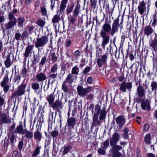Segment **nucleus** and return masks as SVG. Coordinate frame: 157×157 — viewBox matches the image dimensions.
Segmentation results:
<instances>
[{
  "instance_id": "obj_54",
  "label": "nucleus",
  "mask_w": 157,
  "mask_h": 157,
  "mask_svg": "<svg viewBox=\"0 0 157 157\" xmlns=\"http://www.w3.org/2000/svg\"><path fill=\"white\" fill-rule=\"evenodd\" d=\"M5 104V100L3 98L0 96V109H2V106Z\"/></svg>"
},
{
  "instance_id": "obj_46",
  "label": "nucleus",
  "mask_w": 157,
  "mask_h": 157,
  "mask_svg": "<svg viewBox=\"0 0 157 157\" xmlns=\"http://www.w3.org/2000/svg\"><path fill=\"white\" fill-rule=\"evenodd\" d=\"M71 148V147L70 146H67L64 148L63 153V155H65L68 153Z\"/></svg>"
},
{
  "instance_id": "obj_55",
  "label": "nucleus",
  "mask_w": 157,
  "mask_h": 157,
  "mask_svg": "<svg viewBox=\"0 0 157 157\" xmlns=\"http://www.w3.org/2000/svg\"><path fill=\"white\" fill-rule=\"evenodd\" d=\"M59 19V16L57 15H55L52 19V22L54 23H56L58 22Z\"/></svg>"
},
{
  "instance_id": "obj_14",
  "label": "nucleus",
  "mask_w": 157,
  "mask_h": 157,
  "mask_svg": "<svg viewBox=\"0 0 157 157\" xmlns=\"http://www.w3.org/2000/svg\"><path fill=\"white\" fill-rule=\"evenodd\" d=\"M150 103L151 101L148 99L142 101L141 105L142 109L144 110H147V111L150 110L151 109Z\"/></svg>"
},
{
  "instance_id": "obj_6",
  "label": "nucleus",
  "mask_w": 157,
  "mask_h": 157,
  "mask_svg": "<svg viewBox=\"0 0 157 157\" xmlns=\"http://www.w3.org/2000/svg\"><path fill=\"white\" fill-rule=\"evenodd\" d=\"M9 79L8 76L6 75L4 77L3 79L1 82V86L3 89L5 93H7L9 90L10 85L9 84Z\"/></svg>"
},
{
  "instance_id": "obj_21",
  "label": "nucleus",
  "mask_w": 157,
  "mask_h": 157,
  "mask_svg": "<svg viewBox=\"0 0 157 157\" xmlns=\"http://www.w3.org/2000/svg\"><path fill=\"white\" fill-rule=\"evenodd\" d=\"M101 124V122L98 120V116L95 115H94L92 126L97 127L100 126Z\"/></svg>"
},
{
  "instance_id": "obj_10",
  "label": "nucleus",
  "mask_w": 157,
  "mask_h": 157,
  "mask_svg": "<svg viewBox=\"0 0 157 157\" xmlns=\"http://www.w3.org/2000/svg\"><path fill=\"white\" fill-rule=\"evenodd\" d=\"M54 110L58 112H59L63 107V104L61 100H56L51 105Z\"/></svg>"
},
{
  "instance_id": "obj_44",
  "label": "nucleus",
  "mask_w": 157,
  "mask_h": 157,
  "mask_svg": "<svg viewBox=\"0 0 157 157\" xmlns=\"http://www.w3.org/2000/svg\"><path fill=\"white\" fill-rule=\"evenodd\" d=\"M79 7L78 6H75V7L73 11V15L75 17H77L78 15L79 10Z\"/></svg>"
},
{
  "instance_id": "obj_1",
  "label": "nucleus",
  "mask_w": 157,
  "mask_h": 157,
  "mask_svg": "<svg viewBox=\"0 0 157 157\" xmlns=\"http://www.w3.org/2000/svg\"><path fill=\"white\" fill-rule=\"evenodd\" d=\"M111 29V25L108 23L105 22L102 26V29L100 32V35L102 38L101 46L104 48L109 41V35Z\"/></svg>"
},
{
  "instance_id": "obj_19",
  "label": "nucleus",
  "mask_w": 157,
  "mask_h": 157,
  "mask_svg": "<svg viewBox=\"0 0 157 157\" xmlns=\"http://www.w3.org/2000/svg\"><path fill=\"white\" fill-rule=\"evenodd\" d=\"M145 91L142 86L140 85L137 89L136 92L138 96L140 98L144 97L145 96Z\"/></svg>"
},
{
  "instance_id": "obj_20",
  "label": "nucleus",
  "mask_w": 157,
  "mask_h": 157,
  "mask_svg": "<svg viewBox=\"0 0 157 157\" xmlns=\"http://www.w3.org/2000/svg\"><path fill=\"white\" fill-rule=\"evenodd\" d=\"M75 122L76 120L74 118L72 117L69 118L67 121V126L74 128Z\"/></svg>"
},
{
  "instance_id": "obj_48",
  "label": "nucleus",
  "mask_w": 157,
  "mask_h": 157,
  "mask_svg": "<svg viewBox=\"0 0 157 157\" xmlns=\"http://www.w3.org/2000/svg\"><path fill=\"white\" fill-rule=\"evenodd\" d=\"M106 149H104V147H102L101 148H99L98 150V153L101 155H105L106 153Z\"/></svg>"
},
{
  "instance_id": "obj_7",
  "label": "nucleus",
  "mask_w": 157,
  "mask_h": 157,
  "mask_svg": "<svg viewBox=\"0 0 157 157\" xmlns=\"http://www.w3.org/2000/svg\"><path fill=\"white\" fill-rule=\"evenodd\" d=\"M132 87V83L129 82H122L120 85V90L122 92H125L126 89L129 91H131Z\"/></svg>"
},
{
  "instance_id": "obj_30",
  "label": "nucleus",
  "mask_w": 157,
  "mask_h": 157,
  "mask_svg": "<svg viewBox=\"0 0 157 157\" xmlns=\"http://www.w3.org/2000/svg\"><path fill=\"white\" fill-rule=\"evenodd\" d=\"M16 23V22L10 21L5 24V29H10L15 25Z\"/></svg>"
},
{
  "instance_id": "obj_50",
  "label": "nucleus",
  "mask_w": 157,
  "mask_h": 157,
  "mask_svg": "<svg viewBox=\"0 0 157 157\" xmlns=\"http://www.w3.org/2000/svg\"><path fill=\"white\" fill-rule=\"evenodd\" d=\"M109 140L108 139H107L103 142L102 147H104V149H106L109 146Z\"/></svg>"
},
{
  "instance_id": "obj_33",
  "label": "nucleus",
  "mask_w": 157,
  "mask_h": 157,
  "mask_svg": "<svg viewBox=\"0 0 157 157\" xmlns=\"http://www.w3.org/2000/svg\"><path fill=\"white\" fill-rule=\"evenodd\" d=\"M50 58L53 62H55L57 59V57L55 53L53 52H51L50 53Z\"/></svg>"
},
{
  "instance_id": "obj_18",
  "label": "nucleus",
  "mask_w": 157,
  "mask_h": 157,
  "mask_svg": "<svg viewBox=\"0 0 157 157\" xmlns=\"http://www.w3.org/2000/svg\"><path fill=\"white\" fill-rule=\"evenodd\" d=\"M36 80L39 82H42L47 78L46 75L42 72L38 73L36 76Z\"/></svg>"
},
{
  "instance_id": "obj_11",
  "label": "nucleus",
  "mask_w": 157,
  "mask_h": 157,
  "mask_svg": "<svg viewBox=\"0 0 157 157\" xmlns=\"http://www.w3.org/2000/svg\"><path fill=\"white\" fill-rule=\"evenodd\" d=\"M108 54L107 53L102 56L101 58L97 59V63L99 67H101L104 64L107 63V60L108 58Z\"/></svg>"
},
{
  "instance_id": "obj_12",
  "label": "nucleus",
  "mask_w": 157,
  "mask_h": 157,
  "mask_svg": "<svg viewBox=\"0 0 157 157\" xmlns=\"http://www.w3.org/2000/svg\"><path fill=\"white\" fill-rule=\"evenodd\" d=\"M119 19H116L115 20L113 23L112 28L110 32L112 36H113L116 32L118 31V27L119 26Z\"/></svg>"
},
{
  "instance_id": "obj_56",
  "label": "nucleus",
  "mask_w": 157,
  "mask_h": 157,
  "mask_svg": "<svg viewBox=\"0 0 157 157\" xmlns=\"http://www.w3.org/2000/svg\"><path fill=\"white\" fill-rule=\"evenodd\" d=\"M59 132L56 130H54L51 132V135L53 137H56L58 136Z\"/></svg>"
},
{
  "instance_id": "obj_35",
  "label": "nucleus",
  "mask_w": 157,
  "mask_h": 157,
  "mask_svg": "<svg viewBox=\"0 0 157 157\" xmlns=\"http://www.w3.org/2000/svg\"><path fill=\"white\" fill-rule=\"evenodd\" d=\"M32 88L35 90H36L40 88L39 84L37 82H34L31 85Z\"/></svg>"
},
{
  "instance_id": "obj_28",
  "label": "nucleus",
  "mask_w": 157,
  "mask_h": 157,
  "mask_svg": "<svg viewBox=\"0 0 157 157\" xmlns=\"http://www.w3.org/2000/svg\"><path fill=\"white\" fill-rule=\"evenodd\" d=\"M79 71L78 67L76 65L72 68L71 74L73 75H76L77 76L78 74Z\"/></svg>"
},
{
  "instance_id": "obj_8",
  "label": "nucleus",
  "mask_w": 157,
  "mask_h": 157,
  "mask_svg": "<svg viewBox=\"0 0 157 157\" xmlns=\"http://www.w3.org/2000/svg\"><path fill=\"white\" fill-rule=\"evenodd\" d=\"M123 147L120 146V147L117 148L116 147H112L110 149V151L112 153L113 157H122L123 156L122 154L119 151L121 150Z\"/></svg>"
},
{
  "instance_id": "obj_39",
  "label": "nucleus",
  "mask_w": 157,
  "mask_h": 157,
  "mask_svg": "<svg viewBox=\"0 0 157 157\" xmlns=\"http://www.w3.org/2000/svg\"><path fill=\"white\" fill-rule=\"evenodd\" d=\"M101 108L100 106L98 105H97L95 106V110L96 113H95L94 115H95L97 116H98L100 112L101 111Z\"/></svg>"
},
{
  "instance_id": "obj_41",
  "label": "nucleus",
  "mask_w": 157,
  "mask_h": 157,
  "mask_svg": "<svg viewBox=\"0 0 157 157\" xmlns=\"http://www.w3.org/2000/svg\"><path fill=\"white\" fill-rule=\"evenodd\" d=\"M8 136L11 142L12 143H13L14 140L15 139V136L14 133L10 132L8 134Z\"/></svg>"
},
{
  "instance_id": "obj_59",
  "label": "nucleus",
  "mask_w": 157,
  "mask_h": 157,
  "mask_svg": "<svg viewBox=\"0 0 157 157\" xmlns=\"http://www.w3.org/2000/svg\"><path fill=\"white\" fill-rule=\"evenodd\" d=\"M21 36V35L20 33L17 32L15 35V38L17 40H19Z\"/></svg>"
},
{
  "instance_id": "obj_22",
  "label": "nucleus",
  "mask_w": 157,
  "mask_h": 157,
  "mask_svg": "<svg viewBox=\"0 0 157 157\" xmlns=\"http://www.w3.org/2000/svg\"><path fill=\"white\" fill-rule=\"evenodd\" d=\"M25 129L23 128L22 125H20L17 126L15 128L14 133H16L21 134L22 135L24 134V132Z\"/></svg>"
},
{
  "instance_id": "obj_62",
  "label": "nucleus",
  "mask_w": 157,
  "mask_h": 157,
  "mask_svg": "<svg viewBox=\"0 0 157 157\" xmlns=\"http://www.w3.org/2000/svg\"><path fill=\"white\" fill-rule=\"evenodd\" d=\"M15 127V123L13 124L10 127L9 131L10 132H13V131L14 130Z\"/></svg>"
},
{
  "instance_id": "obj_38",
  "label": "nucleus",
  "mask_w": 157,
  "mask_h": 157,
  "mask_svg": "<svg viewBox=\"0 0 157 157\" xmlns=\"http://www.w3.org/2000/svg\"><path fill=\"white\" fill-rule=\"evenodd\" d=\"M144 141L146 144H149L151 143V134H147L144 137Z\"/></svg>"
},
{
  "instance_id": "obj_27",
  "label": "nucleus",
  "mask_w": 157,
  "mask_h": 157,
  "mask_svg": "<svg viewBox=\"0 0 157 157\" xmlns=\"http://www.w3.org/2000/svg\"><path fill=\"white\" fill-rule=\"evenodd\" d=\"M68 1V0H62L61 1L60 6V12H63L65 10Z\"/></svg>"
},
{
  "instance_id": "obj_34",
  "label": "nucleus",
  "mask_w": 157,
  "mask_h": 157,
  "mask_svg": "<svg viewBox=\"0 0 157 157\" xmlns=\"http://www.w3.org/2000/svg\"><path fill=\"white\" fill-rule=\"evenodd\" d=\"M58 69V65L54 64L51 67L50 70V73H55L57 72Z\"/></svg>"
},
{
  "instance_id": "obj_17",
  "label": "nucleus",
  "mask_w": 157,
  "mask_h": 157,
  "mask_svg": "<svg viewBox=\"0 0 157 157\" xmlns=\"http://www.w3.org/2000/svg\"><path fill=\"white\" fill-rule=\"evenodd\" d=\"M74 78L75 79H76L77 78V76L72 75V74H69L66 78L64 82L67 83H69L71 84L73 82Z\"/></svg>"
},
{
  "instance_id": "obj_58",
  "label": "nucleus",
  "mask_w": 157,
  "mask_h": 157,
  "mask_svg": "<svg viewBox=\"0 0 157 157\" xmlns=\"http://www.w3.org/2000/svg\"><path fill=\"white\" fill-rule=\"evenodd\" d=\"M71 43V41L69 40H67L66 41L65 44V47H69Z\"/></svg>"
},
{
  "instance_id": "obj_2",
  "label": "nucleus",
  "mask_w": 157,
  "mask_h": 157,
  "mask_svg": "<svg viewBox=\"0 0 157 157\" xmlns=\"http://www.w3.org/2000/svg\"><path fill=\"white\" fill-rule=\"evenodd\" d=\"M93 90V87L90 86H89L86 88H83L82 86H78L77 87L78 95L82 97H85L88 93Z\"/></svg>"
},
{
  "instance_id": "obj_63",
  "label": "nucleus",
  "mask_w": 157,
  "mask_h": 157,
  "mask_svg": "<svg viewBox=\"0 0 157 157\" xmlns=\"http://www.w3.org/2000/svg\"><path fill=\"white\" fill-rule=\"evenodd\" d=\"M28 35V33L27 32L24 31L22 35H21V37L22 38H24Z\"/></svg>"
},
{
  "instance_id": "obj_23",
  "label": "nucleus",
  "mask_w": 157,
  "mask_h": 157,
  "mask_svg": "<svg viewBox=\"0 0 157 157\" xmlns=\"http://www.w3.org/2000/svg\"><path fill=\"white\" fill-rule=\"evenodd\" d=\"M4 64L6 67L9 68L12 65L13 62L11 61L10 56L9 55L7 56L6 59L4 62Z\"/></svg>"
},
{
  "instance_id": "obj_24",
  "label": "nucleus",
  "mask_w": 157,
  "mask_h": 157,
  "mask_svg": "<svg viewBox=\"0 0 157 157\" xmlns=\"http://www.w3.org/2000/svg\"><path fill=\"white\" fill-rule=\"evenodd\" d=\"M37 130L34 133V139L37 141H40L42 137L41 133Z\"/></svg>"
},
{
  "instance_id": "obj_45",
  "label": "nucleus",
  "mask_w": 157,
  "mask_h": 157,
  "mask_svg": "<svg viewBox=\"0 0 157 157\" xmlns=\"http://www.w3.org/2000/svg\"><path fill=\"white\" fill-rule=\"evenodd\" d=\"M106 115V112L102 110L101 112L100 115L99 116V119L101 121H102L103 119H104Z\"/></svg>"
},
{
  "instance_id": "obj_31",
  "label": "nucleus",
  "mask_w": 157,
  "mask_h": 157,
  "mask_svg": "<svg viewBox=\"0 0 157 157\" xmlns=\"http://www.w3.org/2000/svg\"><path fill=\"white\" fill-rule=\"evenodd\" d=\"M25 19L24 17H18L17 20L18 25L19 27H22L23 23L25 22Z\"/></svg>"
},
{
  "instance_id": "obj_29",
  "label": "nucleus",
  "mask_w": 157,
  "mask_h": 157,
  "mask_svg": "<svg viewBox=\"0 0 157 157\" xmlns=\"http://www.w3.org/2000/svg\"><path fill=\"white\" fill-rule=\"evenodd\" d=\"M24 134H25L26 138L29 139H31L33 137V133L32 132L28 131L25 129Z\"/></svg>"
},
{
  "instance_id": "obj_9",
  "label": "nucleus",
  "mask_w": 157,
  "mask_h": 157,
  "mask_svg": "<svg viewBox=\"0 0 157 157\" xmlns=\"http://www.w3.org/2000/svg\"><path fill=\"white\" fill-rule=\"evenodd\" d=\"M11 119L6 113H2L0 117V125L4 124L10 123Z\"/></svg>"
},
{
  "instance_id": "obj_60",
  "label": "nucleus",
  "mask_w": 157,
  "mask_h": 157,
  "mask_svg": "<svg viewBox=\"0 0 157 157\" xmlns=\"http://www.w3.org/2000/svg\"><path fill=\"white\" fill-rule=\"evenodd\" d=\"M23 146V143L22 141H20L18 144V147L19 150H21Z\"/></svg>"
},
{
  "instance_id": "obj_57",
  "label": "nucleus",
  "mask_w": 157,
  "mask_h": 157,
  "mask_svg": "<svg viewBox=\"0 0 157 157\" xmlns=\"http://www.w3.org/2000/svg\"><path fill=\"white\" fill-rule=\"evenodd\" d=\"M91 67L90 66L87 67L84 69L83 71V73L84 75L86 74L91 70Z\"/></svg>"
},
{
  "instance_id": "obj_15",
  "label": "nucleus",
  "mask_w": 157,
  "mask_h": 157,
  "mask_svg": "<svg viewBox=\"0 0 157 157\" xmlns=\"http://www.w3.org/2000/svg\"><path fill=\"white\" fill-rule=\"evenodd\" d=\"M138 12L140 14L142 15L145 12L146 9V3L145 2L143 1L139 4L137 7Z\"/></svg>"
},
{
  "instance_id": "obj_26",
  "label": "nucleus",
  "mask_w": 157,
  "mask_h": 157,
  "mask_svg": "<svg viewBox=\"0 0 157 157\" xmlns=\"http://www.w3.org/2000/svg\"><path fill=\"white\" fill-rule=\"evenodd\" d=\"M153 31V29L150 26H146L144 29V34L148 36L151 34Z\"/></svg>"
},
{
  "instance_id": "obj_5",
  "label": "nucleus",
  "mask_w": 157,
  "mask_h": 157,
  "mask_svg": "<svg viewBox=\"0 0 157 157\" xmlns=\"http://www.w3.org/2000/svg\"><path fill=\"white\" fill-rule=\"evenodd\" d=\"M120 139V135L117 133H114L110 139V144L112 147H116L117 148L120 147V145H117V143Z\"/></svg>"
},
{
  "instance_id": "obj_13",
  "label": "nucleus",
  "mask_w": 157,
  "mask_h": 157,
  "mask_svg": "<svg viewBox=\"0 0 157 157\" xmlns=\"http://www.w3.org/2000/svg\"><path fill=\"white\" fill-rule=\"evenodd\" d=\"M115 120L117 124L119 126V129H121L122 128L126 122L124 116H119L117 117Z\"/></svg>"
},
{
  "instance_id": "obj_42",
  "label": "nucleus",
  "mask_w": 157,
  "mask_h": 157,
  "mask_svg": "<svg viewBox=\"0 0 157 157\" xmlns=\"http://www.w3.org/2000/svg\"><path fill=\"white\" fill-rule=\"evenodd\" d=\"M9 19L10 21L17 22V20L12 13H10L9 14Z\"/></svg>"
},
{
  "instance_id": "obj_25",
  "label": "nucleus",
  "mask_w": 157,
  "mask_h": 157,
  "mask_svg": "<svg viewBox=\"0 0 157 157\" xmlns=\"http://www.w3.org/2000/svg\"><path fill=\"white\" fill-rule=\"evenodd\" d=\"M46 99L48 101L49 105L51 106L54 101V96L53 94H51L48 95Z\"/></svg>"
},
{
  "instance_id": "obj_64",
  "label": "nucleus",
  "mask_w": 157,
  "mask_h": 157,
  "mask_svg": "<svg viewBox=\"0 0 157 157\" xmlns=\"http://www.w3.org/2000/svg\"><path fill=\"white\" fill-rule=\"evenodd\" d=\"M149 128V125L147 124H144L143 126V129L145 130H148Z\"/></svg>"
},
{
  "instance_id": "obj_51",
  "label": "nucleus",
  "mask_w": 157,
  "mask_h": 157,
  "mask_svg": "<svg viewBox=\"0 0 157 157\" xmlns=\"http://www.w3.org/2000/svg\"><path fill=\"white\" fill-rule=\"evenodd\" d=\"M41 11L42 15L44 16L46 15L47 12L45 6H43L41 8Z\"/></svg>"
},
{
  "instance_id": "obj_16",
  "label": "nucleus",
  "mask_w": 157,
  "mask_h": 157,
  "mask_svg": "<svg viewBox=\"0 0 157 157\" xmlns=\"http://www.w3.org/2000/svg\"><path fill=\"white\" fill-rule=\"evenodd\" d=\"M34 46L33 45H28L26 47L25 52L24 55V57L25 58H26L28 57L30 54L32 53V51L33 49Z\"/></svg>"
},
{
  "instance_id": "obj_53",
  "label": "nucleus",
  "mask_w": 157,
  "mask_h": 157,
  "mask_svg": "<svg viewBox=\"0 0 157 157\" xmlns=\"http://www.w3.org/2000/svg\"><path fill=\"white\" fill-rule=\"evenodd\" d=\"M12 157H20L21 154L17 151H14L12 155Z\"/></svg>"
},
{
  "instance_id": "obj_37",
  "label": "nucleus",
  "mask_w": 157,
  "mask_h": 157,
  "mask_svg": "<svg viewBox=\"0 0 157 157\" xmlns=\"http://www.w3.org/2000/svg\"><path fill=\"white\" fill-rule=\"evenodd\" d=\"M74 7V5L73 4H72L70 6H67L66 10L67 14H68L72 12Z\"/></svg>"
},
{
  "instance_id": "obj_32",
  "label": "nucleus",
  "mask_w": 157,
  "mask_h": 157,
  "mask_svg": "<svg viewBox=\"0 0 157 157\" xmlns=\"http://www.w3.org/2000/svg\"><path fill=\"white\" fill-rule=\"evenodd\" d=\"M36 23L39 26L43 28L45 25V22L41 19H39L36 21Z\"/></svg>"
},
{
  "instance_id": "obj_61",
  "label": "nucleus",
  "mask_w": 157,
  "mask_h": 157,
  "mask_svg": "<svg viewBox=\"0 0 157 157\" xmlns=\"http://www.w3.org/2000/svg\"><path fill=\"white\" fill-rule=\"evenodd\" d=\"M35 28L33 26H31L29 27L28 30L30 34H32L33 32V30Z\"/></svg>"
},
{
  "instance_id": "obj_40",
  "label": "nucleus",
  "mask_w": 157,
  "mask_h": 157,
  "mask_svg": "<svg viewBox=\"0 0 157 157\" xmlns=\"http://www.w3.org/2000/svg\"><path fill=\"white\" fill-rule=\"evenodd\" d=\"M150 46L154 49H155L157 46V37H155L154 40L152 41Z\"/></svg>"
},
{
  "instance_id": "obj_3",
  "label": "nucleus",
  "mask_w": 157,
  "mask_h": 157,
  "mask_svg": "<svg viewBox=\"0 0 157 157\" xmlns=\"http://www.w3.org/2000/svg\"><path fill=\"white\" fill-rule=\"evenodd\" d=\"M48 41V37L47 35H45L40 37L37 38L35 44V47L37 48L42 47L47 44Z\"/></svg>"
},
{
  "instance_id": "obj_43",
  "label": "nucleus",
  "mask_w": 157,
  "mask_h": 157,
  "mask_svg": "<svg viewBox=\"0 0 157 157\" xmlns=\"http://www.w3.org/2000/svg\"><path fill=\"white\" fill-rule=\"evenodd\" d=\"M67 83L64 81L62 86V89L64 92L66 93L69 90V88L66 84Z\"/></svg>"
},
{
  "instance_id": "obj_49",
  "label": "nucleus",
  "mask_w": 157,
  "mask_h": 157,
  "mask_svg": "<svg viewBox=\"0 0 157 157\" xmlns=\"http://www.w3.org/2000/svg\"><path fill=\"white\" fill-rule=\"evenodd\" d=\"M58 74L57 72L55 73H50L48 76L49 79H55L56 78Z\"/></svg>"
},
{
  "instance_id": "obj_4",
  "label": "nucleus",
  "mask_w": 157,
  "mask_h": 157,
  "mask_svg": "<svg viewBox=\"0 0 157 157\" xmlns=\"http://www.w3.org/2000/svg\"><path fill=\"white\" fill-rule=\"evenodd\" d=\"M26 84H22L19 85L17 88V90L12 95V96L19 97L24 94L26 92Z\"/></svg>"
},
{
  "instance_id": "obj_36",
  "label": "nucleus",
  "mask_w": 157,
  "mask_h": 157,
  "mask_svg": "<svg viewBox=\"0 0 157 157\" xmlns=\"http://www.w3.org/2000/svg\"><path fill=\"white\" fill-rule=\"evenodd\" d=\"M40 148V147L38 146L35 148L34 152L32 155V157H36V155L39 154Z\"/></svg>"
},
{
  "instance_id": "obj_52",
  "label": "nucleus",
  "mask_w": 157,
  "mask_h": 157,
  "mask_svg": "<svg viewBox=\"0 0 157 157\" xmlns=\"http://www.w3.org/2000/svg\"><path fill=\"white\" fill-rule=\"evenodd\" d=\"M27 74V70L25 67L22 68L21 72L22 76L24 77L26 76Z\"/></svg>"
},
{
  "instance_id": "obj_47",
  "label": "nucleus",
  "mask_w": 157,
  "mask_h": 157,
  "mask_svg": "<svg viewBox=\"0 0 157 157\" xmlns=\"http://www.w3.org/2000/svg\"><path fill=\"white\" fill-rule=\"evenodd\" d=\"M21 77L18 74L15 73V76L13 78V81L14 82H19L21 79Z\"/></svg>"
}]
</instances>
